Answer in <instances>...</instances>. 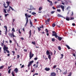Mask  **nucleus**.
<instances>
[{"label":"nucleus","mask_w":76,"mask_h":76,"mask_svg":"<svg viewBox=\"0 0 76 76\" xmlns=\"http://www.w3.org/2000/svg\"><path fill=\"white\" fill-rule=\"evenodd\" d=\"M47 55H48V58L50 60H51V56L53 55V53L52 52H50V53L49 51L48 50H47L46 53Z\"/></svg>","instance_id":"1"},{"label":"nucleus","mask_w":76,"mask_h":76,"mask_svg":"<svg viewBox=\"0 0 76 76\" xmlns=\"http://www.w3.org/2000/svg\"><path fill=\"white\" fill-rule=\"evenodd\" d=\"M52 36H54L56 38H57V37H58V35H57V33L56 32V31H52Z\"/></svg>","instance_id":"2"},{"label":"nucleus","mask_w":76,"mask_h":76,"mask_svg":"<svg viewBox=\"0 0 76 76\" xmlns=\"http://www.w3.org/2000/svg\"><path fill=\"white\" fill-rule=\"evenodd\" d=\"M34 54H32V53L31 52H30L29 53V57H30V60H31L32 57L34 56Z\"/></svg>","instance_id":"3"},{"label":"nucleus","mask_w":76,"mask_h":76,"mask_svg":"<svg viewBox=\"0 0 76 76\" xmlns=\"http://www.w3.org/2000/svg\"><path fill=\"white\" fill-rule=\"evenodd\" d=\"M25 16H26L27 19H28V18L31 17V15H27V13H26L25 14Z\"/></svg>","instance_id":"4"},{"label":"nucleus","mask_w":76,"mask_h":76,"mask_svg":"<svg viewBox=\"0 0 76 76\" xmlns=\"http://www.w3.org/2000/svg\"><path fill=\"white\" fill-rule=\"evenodd\" d=\"M34 63V61L33 60L31 61L28 65V67H30V66H31L32 63Z\"/></svg>","instance_id":"5"},{"label":"nucleus","mask_w":76,"mask_h":76,"mask_svg":"<svg viewBox=\"0 0 76 76\" xmlns=\"http://www.w3.org/2000/svg\"><path fill=\"white\" fill-rule=\"evenodd\" d=\"M3 49L4 51H6L8 49V47H6V45H4Z\"/></svg>","instance_id":"6"},{"label":"nucleus","mask_w":76,"mask_h":76,"mask_svg":"<svg viewBox=\"0 0 76 76\" xmlns=\"http://www.w3.org/2000/svg\"><path fill=\"white\" fill-rule=\"evenodd\" d=\"M14 72H15V73H17L19 70H18V69L17 68H16L14 69Z\"/></svg>","instance_id":"7"},{"label":"nucleus","mask_w":76,"mask_h":76,"mask_svg":"<svg viewBox=\"0 0 76 76\" xmlns=\"http://www.w3.org/2000/svg\"><path fill=\"white\" fill-rule=\"evenodd\" d=\"M56 74L54 72H52L50 74V76H56Z\"/></svg>","instance_id":"8"},{"label":"nucleus","mask_w":76,"mask_h":76,"mask_svg":"<svg viewBox=\"0 0 76 76\" xmlns=\"http://www.w3.org/2000/svg\"><path fill=\"white\" fill-rule=\"evenodd\" d=\"M61 9H62L63 12H64V7L63 6V5H61Z\"/></svg>","instance_id":"9"},{"label":"nucleus","mask_w":76,"mask_h":76,"mask_svg":"<svg viewBox=\"0 0 76 76\" xmlns=\"http://www.w3.org/2000/svg\"><path fill=\"white\" fill-rule=\"evenodd\" d=\"M45 70L46 71H49V70H50V69L49 68L46 67L45 69Z\"/></svg>","instance_id":"10"},{"label":"nucleus","mask_w":76,"mask_h":76,"mask_svg":"<svg viewBox=\"0 0 76 76\" xmlns=\"http://www.w3.org/2000/svg\"><path fill=\"white\" fill-rule=\"evenodd\" d=\"M49 2V3H50V6H52L53 5V2H52V1H50V0H47Z\"/></svg>","instance_id":"11"},{"label":"nucleus","mask_w":76,"mask_h":76,"mask_svg":"<svg viewBox=\"0 0 76 76\" xmlns=\"http://www.w3.org/2000/svg\"><path fill=\"white\" fill-rule=\"evenodd\" d=\"M58 39L60 41H61V39H62V38L58 36Z\"/></svg>","instance_id":"12"},{"label":"nucleus","mask_w":76,"mask_h":76,"mask_svg":"<svg viewBox=\"0 0 76 76\" xmlns=\"http://www.w3.org/2000/svg\"><path fill=\"white\" fill-rule=\"evenodd\" d=\"M50 19H47V20H45V22L46 23V24H47V22H50Z\"/></svg>","instance_id":"13"},{"label":"nucleus","mask_w":76,"mask_h":76,"mask_svg":"<svg viewBox=\"0 0 76 76\" xmlns=\"http://www.w3.org/2000/svg\"><path fill=\"white\" fill-rule=\"evenodd\" d=\"M32 5L30 6V9L28 8V10H32Z\"/></svg>","instance_id":"14"},{"label":"nucleus","mask_w":76,"mask_h":76,"mask_svg":"<svg viewBox=\"0 0 76 76\" xmlns=\"http://www.w3.org/2000/svg\"><path fill=\"white\" fill-rule=\"evenodd\" d=\"M30 24L31 25V26H33V24H32V21H31V20H30Z\"/></svg>","instance_id":"15"},{"label":"nucleus","mask_w":76,"mask_h":76,"mask_svg":"<svg viewBox=\"0 0 76 76\" xmlns=\"http://www.w3.org/2000/svg\"><path fill=\"white\" fill-rule=\"evenodd\" d=\"M58 17H61V18H63V17L62 15L59 14H58Z\"/></svg>","instance_id":"16"},{"label":"nucleus","mask_w":76,"mask_h":76,"mask_svg":"<svg viewBox=\"0 0 76 76\" xmlns=\"http://www.w3.org/2000/svg\"><path fill=\"white\" fill-rule=\"evenodd\" d=\"M42 7H39V11H41V10H42Z\"/></svg>","instance_id":"17"},{"label":"nucleus","mask_w":76,"mask_h":76,"mask_svg":"<svg viewBox=\"0 0 76 76\" xmlns=\"http://www.w3.org/2000/svg\"><path fill=\"white\" fill-rule=\"evenodd\" d=\"M12 36L13 37H16V36L14 35V33L13 32H12Z\"/></svg>","instance_id":"18"},{"label":"nucleus","mask_w":76,"mask_h":76,"mask_svg":"<svg viewBox=\"0 0 76 76\" xmlns=\"http://www.w3.org/2000/svg\"><path fill=\"white\" fill-rule=\"evenodd\" d=\"M9 9L8 10H7V12H8V13H9L10 12V8H9Z\"/></svg>","instance_id":"19"},{"label":"nucleus","mask_w":76,"mask_h":76,"mask_svg":"<svg viewBox=\"0 0 76 76\" xmlns=\"http://www.w3.org/2000/svg\"><path fill=\"white\" fill-rule=\"evenodd\" d=\"M55 26H56V24L55 23H53L52 24V27L54 28V27H55Z\"/></svg>","instance_id":"20"},{"label":"nucleus","mask_w":76,"mask_h":76,"mask_svg":"<svg viewBox=\"0 0 76 76\" xmlns=\"http://www.w3.org/2000/svg\"><path fill=\"white\" fill-rule=\"evenodd\" d=\"M61 57L60 58V59H61V58H63V56H64V55L63 54H61Z\"/></svg>","instance_id":"21"},{"label":"nucleus","mask_w":76,"mask_h":76,"mask_svg":"<svg viewBox=\"0 0 76 76\" xmlns=\"http://www.w3.org/2000/svg\"><path fill=\"white\" fill-rule=\"evenodd\" d=\"M61 7V5H58L56 6V8H60Z\"/></svg>","instance_id":"22"},{"label":"nucleus","mask_w":76,"mask_h":76,"mask_svg":"<svg viewBox=\"0 0 76 76\" xmlns=\"http://www.w3.org/2000/svg\"><path fill=\"white\" fill-rule=\"evenodd\" d=\"M36 13L34 12H32L31 13V15H36Z\"/></svg>","instance_id":"23"},{"label":"nucleus","mask_w":76,"mask_h":76,"mask_svg":"<svg viewBox=\"0 0 76 76\" xmlns=\"http://www.w3.org/2000/svg\"><path fill=\"white\" fill-rule=\"evenodd\" d=\"M10 1L7 2H6V3L7 4L8 6H9V4H10Z\"/></svg>","instance_id":"24"},{"label":"nucleus","mask_w":76,"mask_h":76,"mask_svg":"<svg viewBox=\"0 0 76 76\" xmlns=\"http://www.w3.org/2000/svg\"><path fill=\"white\" fill-rule=\"evenodd\" d=\"M66 46L67 47V48H68V49H71V48H70V47H69V45H66Z\"/></svg>","instance_id":"25"},{"label":"nucleus","mask_w":76,"mask_h":76,"mask_svg":"<svg viewBox=\"0 0 76 76\" xmlns=\"http://www.w3.org/2000/svg\"><path fill=\"white\" fill-rule=\"evenodd\" d=\"M32 43L33 44H34V45H36V43L35 42H32Z\"/></svg>","instance_id":"26"},{"label":"nucleus","mask_w":76,"mask_h":76,"mask_svg":"<svg viewBox=\"0 0 76 76\" xmlns=\"http://www.w3.org/2000/svg\"><path fill=\"white\" fill-rule=\"evenodd\" d=\"M11 73L12 76H15V74H14V72L13 71H12Z\"/></svg>","instance_id":"27"},{"label":"nucleus","mask_w":76,"mask_h":76,"mask_svg":"<svg viewBox=\"0 0 76 76\" xmlns=\"http://www.w3.org/2000/svg\"><path fill=\"white\" fill-rule=\"evenodd\" d=\"M11 69H10L8 71V73H10V72L11 71Z\"/></svg>","instance_id":"28"},{"label":"nucleus","mask_w":76,"mask_h":76,"mask_svg":"<svg viewBox=\"0 0 76 76\" xmlns=\"http://www.w3.org/2000/svg\"><path fill=\"white\" fill-rule=\"evenodd\" d=\"M58 49L59 50H61V47H60V46H58Z\"/></svg>","instance_id":"29"},{"label":"nucleus","mask_w":76,"mask_h":76,"mask_svg":"<svg viewBox=\"0 0 76 76\" xmlns=\"http://www.w3.org/2000/svg\"><path fill=\"white\" fill-rule=\"evenodd\" d=\"M4 12L5 13H7V12H6V10H5V9H4Z\"/></svg>","instance_id":"30"},{"label":"nucleus","mask_w":76,"mask_h":76,"mask_svg":"<svg viewBox=\"0 0 76 76\" xmlns=\"http://www.w3.org/2000/svg\"><path fill=\"white\" fill-rule=\"evenodd\" d=\"M67 71L66 70L65 72L64 73V75H66V74L67 73Z\"/></svg>","instance_id":"31"},{"label":"nucleus","mask_w":76,"mask_h":76,"mask_svg":"<svg viewBox=\"0 0 76 76\" xmlns=\"http://www.w3.org/2000/svg\"><path fill=\"white\" fill-rule=\"evenodd\" d=\"M14 42H16V44H17V46H18V47H19V45H18V43L16 41V40H15L14 41Z\"/></svg>","instance_id":"32"},{"label":"nucleus","mask_w":76,"mask_h":76,"mask_svg":"<svg viewBox=\"0 0 76 76\" xmlns=\"http://www.w3.org/2000/svg\"><path fill=\"white\" fill-rule=\"evenodd\" d=\"M4 68V66H1L0 67V69H3Z\"/></svg>","instance_id":"33"},{"label":"nucleus","mask_w":76,"mask_h":76,"mask_svg":"<svg viewBox=\"0 0 76 76\" xmlns=\"http://www.w3.org/2000/svg\"><path fill=\"white\" fill-rule=\"evenodd\" d=\"M12 31H13V32H15V28H13L12 29Z\"/></svg>","instance_id":"34"},{"label":"nucleus","mask_w":76,"mask_h":76,"mask_svg":"<svg viewBox=\"0 0 76 76\" xmlns=\"http://www.w3.org/2000/svg\"><path fill=\"white\" fill-rule=\"evenodd\" d=\"M37 28H38V31H40L41 30V29H40V28L38 27H37Z\"/></svg>","instance_id":"35"},{"label":"nucleus","mask_w":76,"mask_h":76,"mask_svg":"<svg viewBox=\"0 0 76 76\" xmlns=\"http://www.w3.org/2000/svg\"><path fill=\"white\" fill-rule=\"evenodd\" d=\"M52 41H53V42H54V41H55V39L54 38H52Z\"/></svg>","instance_id":"36"},{"label":"nucleus","mask_w":76,"mask_h":76,"mask_svg":"<svg viewBox=\"0 0 76 76\" xmlns=\"http://www.w3.org/2000/svg\"><path fill=\"white\" fill-rule=\"evenodd\" d=\"M10 7V9H11L12 10H13V8H12V7H11V6H9Z\"/></svg>","instance_id":"37"},{"label":"nucleus","mask_w":76,"mask_h":76,"mask_svg":"<svg viewBox=\"0 0 76 76\" xmlns=\"http://www.w3.org/2000/svg\"><path fill=\"white\" fill-rule=\"evenodd\" d=\"M70 9V7L68 6L66 8V10H68V9Z\"/></svg>","instance_id":"38"},{"label":"nucleus","mask_w":76,"mask_h":76,"mask_svg":"<svg viewBox=\"0 0 76 76\" xmlns=\"http://www.w3.org/2000/svg\"><path fill=\"white\" fill-rule=\"evenodd\" d=\"M72 75V73L70 72L68 76H71Z\"/></svg>","instance_id":"39"},{"label":"nucleus","mask_w":76,"mask_h":76,"mask_svg":"<svg viewBox=\"0 0 76 76\" xmlns=\"http://www.w3.org/2000/svg\"><path fill=\"white\" fill-rule=\"evenodd\" d=\"M29 33V35H32L31 34V30H30Z\"/></svg>","instance_id":"40"},{"label":"nucleus","mask_w":76,"mask_h":76,"mask_svg":"<svg viewBox=\"0 0 76 76\" xmlns=\"http://www.w3.org/2000/svg\"><path fill=\"white\" fill-rule=\"evenodd\" d=\"M57 66V65H54L53 66V69H55L56 68V66Z\"/></svg>","instance_id":"41"},{"label":"nucleus","mask_w":76,"mask_h":76,"mask_svg":"<svg viewBox=\"0 0 76 76\" xmlns=\"http://www.w3.org/2000/svg\"><path fill=\"white\" fill-rule=\"evenodd\" d=\"M75 33H74V32L72 31L71 33L70 34L71 35H73Z\"/></svg>","instance_id":"42"},{"label":"nucleus","mask_w":76,"mask_h":76,"mask_svg":"<svg viewBox=\"0 0 76 76\" xmlns=\"http://www.w3.org/2000/svg\"><path fill=\"white\" fill-rule=\"evenodd\" d=\"M57 12H61V10L60 9H57Z\"/></svg>","instance_id":"43"},{"label":"nucleus","mask_w":76,"mask_h":76,"mask_svg":"<svg viewBox=\"0 0 76 76\" xmlns=\"http://www.w3.org/2000/svg\"><path fill=\"white\" fill-rule=\"evenodd\" d=\"M6 51L7 53H10V51H9L8 50H6Z\"/></svg>","instance_id":"44"},{"label":"nucleus","mask_w":76,"mask_h":76,"mask_svg":"<svg viewBox=\"0 0 76 76\" xmlns=\"http://www.w3.org/2000/svg\"><path fill=\"white\" fill-rule=\"evenodd\" d=\"M20 58V56H19V55H17V58Z\"/></svg>","instance_id":"45"},{"label":"nucleus","mask_w":76,"mask_h":76,"mask_svg":"<svg viewBox=\"0 0 76 76\" xmlns=\"http://www.w3.org/2000/svg\"><path fill=\"white\" fill-rule=\"evenodd\" d=\"M18 32H19V34H21V32H20V29L18 30Z\"/></svg>","instance_id":"46"},{"label":"nucleus","mask_w":76,"mask_h":76,"mask_svg":"<svg viewBox=\"0 0 76 76\" xmlns=\"http://www.w3.org/2000/svg\"><path fill=\"white\" fill-rule=\"evenodd\" d=\"M45 31H46V32H47V33H48V30H47V29L46 28L45 29Z\"/></svg>","instance_id":"47"},{"label":"nucleus","mask_w":76,"mask_h":76,"mask_svg":"<svg viewBox=\"0 0 76 76\" xmlns=\"http://www.w3.org/2000/svg\"><path fill=\"white\" fill-rule=\"evenodd\" d=\"M69 19L70 18H69L68 17H67V16L66 17V19Z\"/></svg>","instance_id":"48"},{"label":"nucleus","mask_w":76,"mask_h":76,"mask_svg":"<svg viewBox=\"0 0 76 76\" xmlns=\"http://www.w3.org/2000/svg\"><path fill=\"white\" fill-rule=\"evenodd\" d=\"M37 59H38V58L36 57L34 58V60H37Z\"/></svg>","instance_id":"49"},{"label":"nucleus","mask_w":76,"mask_h":76,"mask_svg":"<svg viewBox=\"0 0 76 76\" xmlns=\"http://www.w3.org/2000/svg\"><path fill=\"white\" fill-rule=\"evenodd\" d=\"M12 52L13 53L14 55H15V51H12Z\"/></svg>","instance_id":"50"},{"label":"nucleus","mask_w":76,"mask_h":76,"mask_svg":"<svg viewBox=\"0 0 76 76\" xmlns=\"http://www.w3.org/2000/svg\"><path fill=\"white\" fill-rule=\"evenodd\" d=\"M9 15V14H6L5 15V17H6L7 16V15Z\"/></svg>","instance_id":"51"},{"label":"nucleus","mask_w":76,"mask_h":76,"mask_svg":"<svg viewBox=\"0 0 76 76\" xmlns=\"http://www.w3.org/2000/svg\"><path fill=\"white\" fill-rule=\"evenodd\" d=\"M52 8H53V10H56V9L54 7H52Z\"/></svg>","instance_id":"52"},{"label":"nucleus","mask_w":76,"mask_h":76,"mask_svg":"<svg viewBox=\"0 0 76 76\" xmlns=\"http://www.w3.org/2000/svg\"><path fill=\"white\" fill-rule=\"evenodd\" d=\"M28 19H27L26 23L28 24Z\"/></svg>","instance_id":"53"},{"label":"nucleus","mask_w":76,"mask_h":76,"mask_svg":"<svg viewBox=\"0 0 76 76\" xmlns=\"http://www.w3.org/2000/svg\"><path fill=\"white\" fill-rule=\"evenodd\" d=\"M73 56H74V57H75L76 56V55L75 54V53H72Z\"/></svg>","instance_id":"54"},{"label":"nucleus","mask_w":76,"mask_h":76,"mask_svg":"<svg viewBox=\"0 0 76 76\" xmlns=\"http://www.w3.org/2000/svg\"><path fill=\"white\" fill-rule=\"evenodd\" d=\"M23 67H24V65H23L21 66V68H23Z\"/></svg>","instance_id":"55"},{"label":"nucleus","mask_w":76,"mask_h":76,"mask_svg":"<svg viewBox=\"0 0 76 76\" xmlns=\"http://www.w3.org/2000/svg\"><path fill=\"white\" fill-rule=\"evenodd\" d=\"M55 12V11H51V13H52V14H53V13H54Z\"/></svg>","instance_id":"56"},{"label":"nucleus","mask_w":76,"mask_h":76,"mask_svg":"<svg viewBox=\"0 0 76 76\" xmlns=\"http://www.w3.org/2000/svg\"><path fill=\"white\" fill-rule=\"evenodd\" d=\"M72 26H75V23H72Z\"/></svg>","instance_id":"57"},{"label":"nucleus","mask_w":76,"mask_h":76,"mask_svg":"<svg viewBox=\"0 0 76 76\" xmlns=\"http://www.w3.org/2000/svg\"><path fill=\"white\" fill-rule=\"evenodd\" d=\"M4 28H5V29H7V27L6 26H4Z\"/></svg>","instance_id":"58"},{"label":"nucleus","mask_w":76,"mask_h":76,"mask_svg":"<svg viewBox=\"0 0 76 76\" xmlns=\"http://www.w3.org/2000/svg\"><path fill=\"white\" fill-rule=\"evenodd\" d=\"M34 70H35V69H33V70H31V72H34Z\"/></svg>","instance_id":"59"},{"label":"nucleus","mask_w":76,"mask_h":76,"mask_svg":"<svg viewBox=\"0 0 76 76\" xmlns=\"http://www.w3.org/2000/svg\"><path fill=\"white\" fill-rule=\"evenodd\" d=\"M24 51H25L26 52V51H27V50L26 49H24Z\"/></svg>","instance_id":"60"},{"label":"nucleus","mask_w":76,"mask_h":76,"mask_svg":"<svg viewBox=\"0 0 76 76\" xmlns=\"http://www.w3.org/2000/svg\"><path fill=\"white\" fill-rule=\"evenodd\" d=\"M12 67V66H8V69H10V67Z\"/></svg>","instance_id":"61"},{"label":"nucleus","mask_w":76,"mask_h":76,"mask_svg":"<svg viewBox=\"0 0 76 76\" xmlns=\"http://www.w3.org/2000/svg\"><path fill=\"white\" fill-rule=\"evenodd\" d=\"M7 57H9V56H10V54L9 53L7 55Z\"/></svg>","instance_id":"62"},{"label":"nucleus","mask_w":76,"mask_h":76,"mask_svg":"<svg viewBox=\"0 0 76 76\" xmlns=\"http://www.w3.org/2000/svg\"><path fill=\"white\" fill-rule=\"evenodd\" d=\"M73 14H74L73 12H72V14H71V15L73 16Z\"/></svg>","instance_id":"63"},{"label":"nucleus","mask_w":76,"mask_h":76,"mask_svg":"<svg viewBox=\"0 0 76 76\" xmlns=\"http://www.w3.org/2000/svg\"><path fill=\"white\" fill-rule=\"evenodd\" d=\"M3 45H4V44H3V43H1V46H3Z\"/></svg>","instance_id":"64"}]
</instances>
